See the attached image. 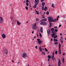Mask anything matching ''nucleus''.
Returning <instances> with one entry per match:
<instances>
[{"label":"nucleus","instance_id":"1","mask_svg":"<svg viewBox=\"0 0 66 66\" xmlns=\"http://www.w3.org/2000/svg\"><path fill=\"white\" fill-rule=\"evenodd\" d=\"M58 31V30L57 29H55L54 30L52 31V33L53 34L52 35V36L54 38H56V37H57V35H56V34L57 33V32Z\"/></svg>","mask_w":66,"mask_h":66},{"label":"nucleus","instance_id":"2","mask_svg":"<svg viewBox=\"0 0 66 66\" xmlns=\"http://www.w3.org/2000/svg\"><path fill=\"white\" fill-rule=\"evenodd\" d=\"M48 20L49 22H54V21H56V19H55L54 20H53V19L52 16H50L48 18Z\"/></svg>","mask_w":66,"mask_h":66},{"label":"nucleus","instance_id":"3","mask_svg":"<svg viewBox=\"0 0 66 66\" xmlns=\"http://www.w3.org/2000/svg\"><path fill=\"white\" fill-rule=\"evenodd\" d=\"M39 0H35V4L33 6L34 8H36V6H37V4H38L39 3Z\"/></svg>","mask_w":66,"mask_h":66},{"label":"nucleus","instance_id":"4","mask_svg":"<svg viewBox=\"0 0 66 66\" xmlns=\"http://www.w3.org/2000/svg\"><path fill=\"white\" fill-rule=\"evenodd\" d=\"M22 56L23 58H26L27 57V54L25 52L23 53L22 54Z\"/></svg>","mask_w":66,"mask_h":66},{"label":"nucleus","instance_id":"5","mask_svg":"<svg viewBox=\"0 0 66 66\" xmlns=\"http://www.w3.org/2000/svg\"><path fill=\"white\" fill-rule=\"evenodd\" d=\"M47 20V19H43L40 21L41 23H43L45 22Z\"/></svg>","mask_w":66,"mask_h":66},{"label":"nucleus","instance_id":"6","mask_svg":"<svg viewBox=\"0 0 66 66\" xmlns=\"http://www.w3.org/2000/svg\"><path fill=\"white\" fill-rule=\"evenodd\" d=\"M47 32L48 35V36H49V35H50V33H51V31H50V30L49 29H47Z\"/></svg>","mask_w":66,"mask_h":66},{"label":"nucleus","instance_id":"7","mask_svg":"<svg viewBox=\"0 0 66 66\" xmlns=\"http://www.w3.org/2000/svg\"><path fill=\"white\" fill-rule=\"evenodd\" d=\"M32 28V29H37V27H36V23H35L34 25H33Z\"/></svg>","mask_w":66,"mask_h":66},{"label":"nucleus","instance_id":"8","mask_svg":"<svg viewBox=\"0 0 66 66\" xmlns=\"http://www.w3.org/2000/svg\"><path fill=\"white\" fill-rule=\"evenodd\" d=\"M3 52L5 54H7L8 53V51L6 48L4 49Z\"/></svg>","mask_w":66,"mask_h":66},{"label":"nucleus","instance_id":"9","mask_svg":"<svg viewBox=\"0 0 66 66\" xmlns=\"http://www.w3.org/2000/svg\"><path fill=\"white\" fill-rule=\"evenodd\" d=\"M3 19L2 17H0V23H2L3 22Z\"/></svg>","mask_w":66,"mask_h":66},{"label":"nucleus","instance_id":"10","mask_svg":"<svg viewBox=\"0 0 66 66\" xmlns=\"http://www.w3.org/2000/svg\"><path fill=\"white\" fill-rule=\"evenodd\" d=\"M61 61L60 59H59V61L58 62V64L59 66H61Z\"/></svg>","mask_w":66,"mask_h":66},{"label":"nucleus","instance_id":"11","mask_svg":"<svg viewBox=\"0 0 66 66\" xmlns=\"http://www.w3.org/2000/svg\"><path fill=\"white\" fill-rule=\"evenodd\" d=\"M2 36L3 39H4V38H6V36L4 34L2 35Z\"/></svg>","mask_w":66,"mask_h":66},{"label":"nucleus","instance_id":"12","mask_svg":"<svg viewBox=\"0 0 66 66\" xmlns=\"http://www.w3.org/2000/svg\"><path fill=\"white\" fill-rule=\"evenodd\" d=\"M40 24H41V25L46 26L47 24V23L45 22L44 23H40Z\"/></svg>","mask_w":66,"mask_h":66},{"label":"nucleus","instance_id":"13","mask_svg":"<svg viewBox=\"0 0 66 66\" xmlns=\"http://www.w3.org/2000/svg\"><path fill=\"white\" fill-rule=\"evenodd\" d=\"M11 21H12V24H16V21H14V20H13Z\"/></svg>","mask_w":66,"mask_h":66},{"label":"nucleus","instance_id":"14","mask_svg":"<svg viewBox=\"0 0 66 66\" xmlns=\"http://www.w3.org/2000/svg\"><path fill=\"white\" fill-rule=\"evenodd\" d=\"M17 24L18 26H20L21 24V23L19 21H17Z\"/></svg>","mask_w":66,"mask_h":66},{"label":"nucleus","instance_id":"15","mask_svg":"<svg viewBox=\"0 0 66 66\" xmlns=\"http://www.w3.org/2000/svg\"><path fill=\"white\" fill-rule=\"evenodd\" d=\"M39 50L40 52H42L43 50H42V48L41 47V46H40L39 48Z\"/></svg>","mask_w":66,"mask_h":66},{"label":"nucleus","instance_id":"16","mask_svg":"<svg viewBox=\"0 0 66 66\" xmlns=\"http://www.w3.org/2000/svg\"><path fill=\"white\" fill-rule=\"evenodd\" d=\"M59 54H61V53H62V51H61V49H59Z\"/></svg>","mask_w":66,"mask_h":66},{"label":"nucleus","instance_id":"17","mask_svg":"<svg viewBox=\"0 0 66 66\" xmlns=\"http://www.w3.org/2000/svg\"><path fill=\"white\" fill-rule=\"evenodd\" d=\"M40 31L41 33H43V27H41Z\"/></svg>","mask_w":66,"mask_h":66},{"label":"nucleus","instance_id":"18","mask_svg":"<svg viewBox=\"0 0 66 66\" xmlns=\"http://www.w3.org/2000/svg\"><path fill=\"white\" fill-rule=\"evenodd\" d=\"M60 40L61 42H62V43H63V37H61Z\"/></svg>","mask_w":66,"mask_h":66},{"label":"nucleus","instance_id":"19","mask_svg":"<svg viewBox=\"0 0 66 66\" xmlns=\"http://www.w3.org/2000/svg\"><path fill=\"white\" fill-rule=\"evenodd\" d=\"M10 19H11V21H13L14 20V19H13V17L12 16H10Z\"/></svg>","mask_w":66,"mask_h":66},{"label":"nucleus","instance_id":"20","mask_svg":"<svg viewBox=\"0 0 66 66\" xmlns=\"http://www.w3.org/2000/svg\"><path fill=\"white\" fill-rule=\"evenodd\" d=\"M38 43L39 44V45H41V43H42V41H38Z\"/></svg>","mask_w":66,"mask_h":66},{"label":"nucleus","instance_id":"21","mask_svg":"<svg viewBox=\"0 0 66 66\" xmlns=\"http://www.w3.org/2000/svg\"><path fill=\"white\" fill-rule=\"evenodd\" d=\"M61 45L60 43L59 44V49H61Z\"/></svg>","mask_w":66,"mask_h":66},{"label":"nucleus","instance_id":"22","mask_svg":"<svg viewBox=\"0 0 66 66\" xmlns=\"http://www.w3.org/2000/svg\"><path fill=\"white\" fill-rule=\"evenodd\" d=\"M47 9H48V7H47L46 6H45V7L44 8V10L45 11H47Z\"/></svg>","mask_w":66,"mask_h":66},{"label":"nucleus","instance_id":"23","mask_svg":"<svg viewBox=\"0 0 66 66\" xmlns=\"http://www.w3.org/2000/svg\"><path fill=\"white\" fill-rule=\"evenodd\" d=\"M53 40L54 42H57L58 41V40L57 39H53Z\"/></svg>","mask_w":66,"mask_h":66},{"label":"nucleus","instance_id":"24","mask_svg":"<svg viewBox=\"0 0 66 66\" xmlns=\"http://www.w3.org/2000/svg\"><path fill=\"white\" fill-rule=\"evenodd\" d=\"M49 24H50V26H49V27H50V28H51V25H52V23L51 22H50L49 23Z\"/></svg>","mask_w":66,"mask_h":66},{"label":"nucleus","instance_id":"25","mask_svg":"<svg viewBox=\"0 0 66 66\" xmlns=\"http://www.w3.org/2000/svg\"><path fill=\"white\" fill-rule=\"evenodd\" d=\"M42 52V54H44V55H45V53L44 52Z\"/></svg>","mask_w":66,"mask_h":66},{"label":"nucleus","instance_id":"26","mask_svg":"<svg viewBox=\"0 0 66 66\" xmlns=\"http://www.w3.org/2000/svg\"><path fill=\"white\" fill-rule=\"evenodd\" d=\"M42 10H43V11H44V6H42Z\"/></svg>","mask_w":66,"mask_h":66},{"label":"nucleus","instance_id":"27","mask_svg":"<svg viewBox=\"0 0 66 66\" xmlns=\"http://www.w3.org/2000/svg\"><path fill=\"white\" fill-rule=\"evenodd\" d=\"M43 18H45V15L44 14H43Z\"/></svg>","mask_w":66,"mask_h":66},{"label":"nucleus","instance_id":"28","mask_svg":"<svg viewBox=\"0 0 66 66\" xmlns=\"http://www.w3.org/2000/svg\"><path fill=\"white\" fill-rule=\"evenodd\" d=\"M51 7H54V4H53L51 6Z\"/></svg>","mask_w":66,"mask_h":66},{"label":"nucleus","instance_id":"29","mask_svg":"<svg viewBox=\"0 0 66 66\" xmlns=\"http://www.w3.org/2000/svg\"><path fill=\"white\" fill-rule=\"evenodd\" d=\"M55 45H57L58 44V42H55L54 43Z\"/></svg>","mask_w":66,"mask_h":66},{"label":"nucleus","instance_id":"30","mask_svg":"<svg viewBox=\"0 0 66 66\" xmlns=\"http://www.w3.org/2000/svg\"><path fill=\"white\" fill-rule=\"evenodd\" d=\"M44 49L45 51H46V52H48V50L47 49V48H45Z\"/></svg>","mask_w":66,"mask_h":66},{"label":"nucleus","instance_id":"31","mask_svg":"<svg viewBox=\"0 0 66 66\" xmlns=\"http://www.w3.org/2000/svg\"><path fill=\"white\" fill-rule=\"evenodd\" d=\"M54 52H53L52 53L53 56H54Z\"/></svg>","mask_w":66,"mask_h":66},{"label":"nucleus","instance_id":"32","mask_svg":"<svg viewBox=\"0 0 66 66\" xmlns=\"http://www.w3.org/2000/svg\"><path fill=\"white\" fill-rule=\"evenodd\" d=\"M55 54H57V51H55Z\"/></svg>","mask_w":66,"mask_h":66},{"label":"nucleus","instance_id":"33","mask_svg":"<svg viewBox=\"0 0 66 66\" xmlns=\"http://www.w3.org/2000/svg\"><path fill=\"white\" fill-rule=\"evenodd\" d=\"M45 4V3L44 2H43L42 3V5L43 6H44Z\"/></svg>","mask_w":66,"mask_h":66},{"label":"nucleus","instance_id":"34","mask_svg":"<svg viewBox=\"0 0 66 66\" xmlns=\"http://www.w3.org/2000/svg\"><path fill=\"white\" fill-rule=\"evenodd\" d=\"M62 62H63V63H64V58H63L62 59Z\"/></svg>","mask_w":66,"mask_h":66},{"label":"nucleus","instance_id":"35","mask_svg":"<svg viewBox=\"0 0 66 66\" xmlns=\"http://www.w3.org/2000/svg\"><path fill=\"white\" fill-rule=\"evenodd\" d=\"M54 28H52L51 29V31H54Z\"/></svg>","mask_w":66,"mask_h":66},{"label":"nucleus","instance_id":"36","mask_svg":"<svg viewBox=\"0 0 66 66\" xmlns=\"http://www.w3.org/2000/svg\"><path fill=\"white\" fill-rule=\"evenodd\" d=\"M52 60L54 61V56H52Z\"/></svg>","mask_w":66,"mask_h":66},{"label":"nucleus","instance_id":"37","mask_svg":"<svg viewBox=\"0 0 66 66\" xmlns=\"http://www.w3.org/2000/svg\"><path fill=\"white\" fill-rule=\"evenodd\" d=\"M26 5H27V6H28L29 5V4L28 3V2H26Z\"/></svg>","mask_w":66,"mask_h":66},{"label":"nucleus","instance_id":"38","mask_svg":"<svg viewBox=\"0 0 66 66\" xmlns=\"http://www.w3.org/2000/svg\"><path fill=\"white\" fill-rule=\"evenodd\" d=\"M46 14L47 15H49V12L48 11H47L46 12Z\"/></svg>","mask_w":66,"mask_h":66},{"label":"nucleus","instance_id":"39","mask_svg":"<svg viewBox=\"0 0 66 66\" xmlns=\"http://www.w3.org/2000/svg\"><path fill=\"white\" fill-rule=\"evenodd\" d=\"M36 12L37 13V14H38V15L39 14V12H38L37 11H36Z\"/></svg>","mask_w":66,"mask_h":66},{"label":"nucleus","instance_id":"40","mask_svg":"<svg viewBox=\"0 0 66 66\" xmlns=\"http://www.w3.org/2000/svg\"><path fill=\"white\" fill-rule=\"evenodd\" d=\"M39 35L40 37H42V34H41L40 33Z\"/></svg>","mask_w":66,"mask_h":66},{"label":"nucleus","instance_id":"41","mask_svg":"<svg viewBox=\"0 0 66 66\" xmlns=\"http://www.w3.org/2000/svg\"><path fill=\"white\" fill-rule=\"evenodd\" d=\"M48 57L49 59H50V57H51V56H50V55H48Z\"/></svg>","mask_w":66,"mask_h":66},{"label":"nucleus","instance_id":"42","mask_svg":"<svg viewBox=\"0 0 66 66\" xmlns=\"http://www.w3.org/2000/svg\"><path fill=\"white\" fill-rule=\"evenodd\" d=\"M37 41H38V42L39 41H40V39H37Z\"/></svg>","mask_w":66,"mask_h":66},{"label":"nucleus","instance_id":"43","mask_svg":"<svg viewBox=\"0 0 66 66\" xmlns=\"http://www.w3.org/2000/svg\"><path fill=\"white\" fill-rule=\"evenodd\" d=\"M26 10H28V7H27V6H26Z\"/></svg>","mask_w":66,"mask_h":66},{"label":"nucleus","instance_id":"44","mask_svg":"<svg viewBox=\"0 0 66 66\" xmlns=\"http://www.w3.org/2000/svg\"><path fill=\"white\" fill-rule=\"evenodd\" d=\"M54 29H57V26H55L54 27Z\"/></svg>","mask_w":66,"mask_h":66},{"label":"nucleus","instance_id":"45","mask_svg":"<svg viewBox=\"0 0 66 66\" xmlns=\"http://www.w3.org/2000/svg\"><path fill=\"white\" fill-rule=\"evenodd\" d=\"M36 20H37V21H39V19H38V18H37L36 19Z\"/></svg>","mask_w":66,"mask_h":66},{"label":"nucleus","instance_id":"46","mask_svg":"<svg viewBox=\"0 0 66 66\" xmlns=\"http://www.w3.org/2000/svg\"><path fill=\"white\" fill-rule=\"evenodd\" d=\"M65 55V53H64L63 54V55Z\"/></svg>","mask_w":66,"mask_h":66},{"label":"nucleus","instance_id":"47","mask_svg":"<svg viewBox=\"0 0 66 66\" xmlns=\"http://www.w3.org/2000/svg\"><path fill=\"white\" fill-rule=\"evenodd\" d=\"M61 25H59V28H60V27H61Z\"/></svg>","mask_w":66,"mask_h":66},{"label":"nucleus","instance_id":"48","mask_svg":"<svg viewBox=\"0 0 66 66\" xmlns=\"http://www.w3.org/2000/svg\"><path fill=\"white\" fill-rule=\"evenodd\" d=\"M60 35H61V36H62V34L61 33H60Z\"/></svg>","mask_w":66,"mask_h":66},{"label":"nucleus","instance_id":"49","mask_svg":"<svg viewBox=\"0 0 66 66\" xmlns=\"http://www.w3.org/2000/svg\"><path fill=\"white\" fill-rule=\"evenodd\" d=\"M35 48L36 49H37V46H36L35 47Z\"/></svg>","mask_w":66,"mask_h":66},{"label":"nucleus","instance_id":"50","mask_svg":"<svg viewBox=\"0 0 66 66\" xmlns=\"http://www.w3.org/2000/svg\"><path fill=\"white\" fill-rule=\"evenodd\" d=\"M44 0H41V2H43L44 1Z\"/></svg>","mask_w":66,"mask_h":66},{"label":"nucleus","instance_id":"51","mask_svg":"<svg viewBox=\"0 0 66 66\" xmlns=\"http://www.w3.org/2000/svg\"><path fill=\"white\" fill-rule=\"evenodd\" d=\"M12 12H14V10H13V9H12Z\"/></svg>","mask_w":66,"mask_h":66},{"label":"nucleus","instance_id":"52","mask_svg":"<svg viewBox=\"0 0 66 66\" xmlns=\"http://www.w3.org/2000/svg\"><path fill=\"white\" fill-rule=\"evenodd\" d=\"M59 17H60V16H57V18H59Z\"/></svg>","mask_w":66,"mask_h":66},{"label":"nucleus","instance_id":"53","mask_svg":"<svg viewBox=\"0 0 66 66\" xmlns=\"http://www.w3.org/2000/svg\"><path fill=\"white\" fill-rule=\"evenodd\" d=\"M50 58H48V61H49V60H50Z\"/></svg>","mask_w":66,"mask_h":66},{"label":"nucleus","instance_id":"54","mask_svg":"<svg viewBox=\"0 0 66 66\" xmlns=\"http://www.w3.org/2000/svg\"><path fill=\"white\" fill-rule=\"evenodd\" d=\"M26 2H29V0H26Z\"/></svg>","mask_w":66,"mask_h":66},{"label":"nucleus","instance_id":"55","mask_svg":"<svg viewBox=\"0 0 66 66\" xmlns=\"http://www.w3.org/2000/svg\"><path fill=\"white\" fill-rule=\"evenodd\" d=\"M53 40V39L52 38L51 39V41H52Z\"/></svg>","mask_w":66,"mask_h":66},{"label":"nucleus","instance_id":"56","mask_svg":"<svg viewBox=\"0 0 66 66\" xmlns=\"http://www.w3.org/2000/svg\"><path fill=\"white\" fill-rule=\"evenodd\" d=\"M34 38H36V36H34Z\"/></svg>","mask_w":66,"mask_h":66},{"label":"nucleus","instance_id":"57","mask_svg":"<svg viewBox=\"0 0 66 66\" xmlns=\"http://www.w3.org/2000/svg\"><path fill=\"white\" fill-rule=\"evenodd\" d=\"M32 34H33V33H34V31H33L32 32Z\"/></svg>","mask_w":66,"mask_h":66},{"label":"nucleus","instance_id":"58","mask_svg":"<svg viewBox=\"0 0 66 66\" xmlns=\"http://www.w3.org/2000/svg\"><path fill=\"white\" fill-rule=\"evenodd\" d=\"M38 36H39L38 35V34H37V37H38Z\"/></svg>","mask_w":66,"mask_h":66},{"label":"nucleus","instance_id":"59","mask_svg":"<svg viewBox=\"0 0 66 66\" xmlns=\"http://www.w3.org/2000/svg\"><path fill=\"white\" fill-rule=\"evenodd\" d=\"M41 66H43V65H42V63L41 64Z\"/></svg>","mask_w":66,"mask_h":66},{"label":"nucleus","instance_id":"60","mask_svg":"<svg viewBox=\"0 0 66 66\" xmlns=\"http://www.w3.org/2000/svg\"><path fill=\"white\" fill-rule=\"evenodd\" d=\"M12 62H14V60H12Z\"/></svg>","mask_w":66,"mask_h":66},{"label":"nucleus","instance_id":"61","mask_svg":"<svg viewBox=\"0 0 66 66\" xmlns=\"http://www.w3.org/2000/svg\"><path fill=\"white\" fill-rule=\"evenodd\" d=\"M56 20H58V18H57Z\"/></svg>","mask_w":66,"mask_h":66},{"label":"nucleus","instance_id":"62","mask_svg":"<svg viewBox=\"0 0 66 66\" xmlns=\"http://www.w3.org/2000/svg\"><path fill=\"white\" fill-rule=\"evenodd\" d=\"M44 14H46V12H44Z\"/></svg>","mask_w":66,"mask_h":66},{"label":"nucleus","instance_id":"63","mask_svg":"<svg viewBox=\"0 0 66 66\" xmlns=\"http://www.w3.org/2000/svg\"><path fill=\"white\" fill-rule=\"evenodd\" d=\"M25 1H24L23 2V3H25Z\"/></svg>","mask_w":66,"mask_h":66},{"label":"nucleus","instance_id":"64","mask_svg":"<svg viewBox=\"0 0 66 66\" xmlns=\"http://www.w3.org/2000/svg\"><path fill=\"white\" fill-rule=\"evenodd\" d=\"M65 38V40H66V38Z\"/></svg>","mask_w":66,"mask_h":66}]
</instances>
